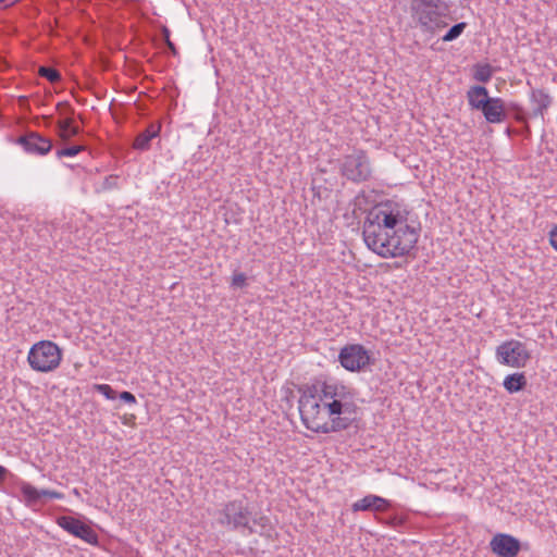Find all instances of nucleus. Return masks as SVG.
Instances as JSON below:
<instances>
[{
    "mask_svg": "<svg viewBox=\"0 0 557 557\" xmlns=\"http://www.w3.org/2000/svg\"><path fill=\"white\" fill-rule=\"evenodd\" d=\"M231 286L233 288H244L247 286V276L243 272H234Z\"/></svg>",
    "mask_w": 557,
    "mask_h": 557,
    "instance_id": "7c9ffc66",
    "label": "nucleus"
},
{
    "mask_svg": "<svg viewBox=\"0 0 557 557\" xmlns=\"http://www.w3.org/2000/svg\"><path fill=\"white\" fill-rule=\"evenodd\" d=\"M356 391L338 381H324L321 383L320 400L327 411L329 418H345V430L356 425L358 406Z\"/></svg>",
    "mask_w": 557,
    "mask_h": 557,
    "instance_id": "f03ea898",
    "label": "nucleus"
},
{
    "mask_svg": "<svg viewBox=\"0 0 557 557\" xmlns=\"http://www.w3.org/2000/svg\"><path fill=\"white\" fill-rule=\"evenodd\" d=\"M495 358L503 366L521 369L527 366L532 356L524 343L508 339L496 347Z\"/></svg>",
    "mask_w": 557,
    "mask_h": 557,
    "instance_id": "6e6552de",
    "label": "nucleus"
},
{
    "mask_svg": "<svg viewBox=\"0 0 557 557\" xmlns=\"http://www.w3.org/2000/svg\"><path fill=\"white\" fill-rule=\"evenodd\" d=\"M252 527L258 530L257 533H259L260 535H269L272 528L270 519L268 517L261 516L259 518H255L252 519Z\"/></svg>",
    "mask_w": 557,
    "mask_h": 557,
    "instance_id": "393cba45",
    "label": "nucleus"
},
{
    "mask_svg": "<svg viewBox=\"0 0 557 557\" xmlns=\"http://www.w3.org/2000/svg\"><path fill=\"white\" fill-rule=\"evenodd\" d=\"M472 71L473 79L482 84L488 83L495 72L494 67L490 63H475Z\"/></svg>",
    "mask_w": 557,
    "mask_h": 557,
    "instance_id": "6ab92c4d",
    "label": "nucleus"
},
{
    "mask_svg": "<svg viewBox=\"0 0 557 557\" xmlns=\"http://www.w3.org/2000/svg\"><path fill=\"white\" fill-rule=\"evenodd\" d=\"M57 524L71 535L83 540L90 545H98V534L85 522L72 516H59Z\"/></svg>",
    "mask_w": 557,
    "mask_h": 557,
    "instance_id": "9d476101",
    "label": "nucleus"
},
{
    "mask_svg": "<svg viewBox=\"0 0 557 557\" xmlns=\"http://www.w3.org/2000/svg\"><path fill=\"white\" fill-rule=\"evenodd\" d=\"M18 487L27 507H32L40 500L38 490L30 483L21 481Z\"/></svg>",
    "mask_w": 557,
    "mask_h": 557,
    "instance_id": "aec40b11",
    "label": "nucleus"
},
{
    "mask_svg": "<svg viewBox=\"0 0 557 557\" xmlns=\"http://www.w3.org/2000/svg\"><path fill=\"white\" fill-rule=\"evenodd\" d=\"M527 376L523 372L508 374L503 381V386L509 394L523 391L527 387Z\"/></svg>",
    "mask_w": 557,
    "mask_h": 557,
    "instance_id": "a211bd4d",
    "label": "nucleus"
},
{
    "mask_svg": "<svg viewBox=\"0 0 557 557\" xmlns=\"http://www.w3.org/2000/svg\"><path fill=\"white\" fill-rule=\"evenodd\" d=\"M94 389L110 400L115 399L117 396L116 391L109 384H95Z\"/></svg>",
    "mask_w": 557,
    "mask_h": 557,
    "instance_id": "c756f323",
    "label": "nucleus"
},
{
    "mask_svg": "<svg viewBox=\"0 0 557 557\" xmlns=\"http://www.w3.org/2000/svg\"><path fill=\"white\" fill-rule=\"evenodd\" d=\"M9 473V470L0 465V483L3 482Z\"/></svg>",
    "mask_w": 557,
    "mask_h": 557,
    "instance_id": "e433bc0d",
    "label": "nucleus"
},
{
    "mask_svg": "<svg viewBox=\"0 0 557 557\" xmlns=\"http://www.w3.org/2000/svg\"><path fill=\"white\" fill-rule=\"evenodd\" d=\"M84 146L81 145H72L69 147H63L57 150L55 154L58 159H61L63 157H75L79 152L84 150Z\"/></svg>",
    "mask_w": 557,
    "mask_h": 557,
    "instance_id": "cd10ccee",
    "label": "nucleus"
},
{
    "mask_svg": "<svg viewBox=\"0 0 557 557\" xmlns=\"http://www.w3.org/2000/svg\"><path fill=\"white\" fill-rule=\"evenodd\" d=\"M119 397L122 401L129 404V405H134L137 403L135 395L128 391L121 392L119 394Z\"/></svg>",
    "mask_w": 557,
    "mask_h": 557,
    "instance_id": "72a5a7b5",
    "label": "nucleus"
},
{
    "mask_svg": "<svg viewBox=\"0 0 557 557\" xmlns=\"http://www.w3.org/2000/svg\"><path fill=\"white\" fill-rule=\"evenodd\" d=\"M58 128L60 131V137L63 140H69L71 137L77 136L81 132L79 126L75 124L72 117L59 121Z\"/></svg>",
    "mask_w": 557,
    "mask_h": 557,
    "instance_id": "4be33fe9",
    "label": "nucleus"
},
{
    "mask_svg": "<svg viewBox=\"0 0 557 557\" xmlns=\"http://www.w3.org/2000/svg\"><path fill=\"white\" fill-rule=\"evenodd\" d=\"M321 403L320 398H305V401H298L300 419L304 425L314 433L322 434L345 431L344 422H346V420L329 418L327 411L325 412L323 404L321 405Z\"/></svg>",
    "mask_w": 557,
    "mask_h": 557,
    "instance_id": "20e7f679",
    "label": "nucleus"
},
{
    "mask_svg": "<svg viewBox=\"0 0 557 557\" xmlns=\"http://www.w3.org/2000/svg\"><path fill=\"white\" fill-rule=\"evenodd\" d=\"M338 361L345 370L359 372L372 363V357L363 345L348 344L341 349Z\"/></svg>",
    "mask_w": 557,
    "mask_h": 557,
    "instance_id": "1a4fd4ad",
    "label": "nucleus"
},
{
    "mask_svg": "<svg viewBox=\"0 0 557 557\" xmlns=\"http://www.w3.org/2000/svg\"><path fill=\"white\" fill-rule=\"evenodd\" d=\"M38 493H39V499L41 497H49L51 499H63L64 498V495L60 492H57V491H51V490H38Z\"/></svg>",
    "mask_w": 557,
    "mask_h": 557,
    "instance_id": "473e14b6",
    "label": "nucleus"
},
{
    "mask_svg": "<svg viewBox=\"0 0 557 557\" xmlns=\"http://www.w3.org/2000/svg\"><path fill=\"white\" fill-rule=\"evenodd\" d=\"M466 27H467L466 22H459V23L453 25L446 32V34L443 36V38H442L443 41H453V40L457 39L459 36H461V34L463 33Z\"/></svg>",
    "mask_w": 557,
    "mask_h": 557,
    "instance_id": "b1692460",
    "label": "nucleus"
},
{
    "mask_svg": "<svg viewBox=\"0 0 557 557\" xmlns=\"http://www.w3.org/2000/svg\"><path fill=\"white\" fill-rule=\"evenodd\" d=\"M39 75L41 77H45L50 83H58L61 81V74L60 72L51 66H40L38 71Z\"/></svg>",
    "mask_w": 557,
    "mask_h": 557,
    "instance_id": "a878e982",
    "label": "nucleus"
},
{
    "mask_svg": "<svg viewBox=\"0 0 557 557\" xmlns=\"http://www.w3.org/2000/svg\"><path fill=\"white\" fill-rule=\"evenodd\" d=\"M509 113H512L513 119L518 123L527 124L525 112H524L523 108L519 103H516V102L507 103V115Z\"/></svg>",
    "mask_w": 557,
    "mask_h": 557,
    "instance_id": "5701e85b",
    "label": "nucleus"
},
{
    "mask_svg": "<svg viewBox=\"0 0 557 557\" xmlns=\"http://www.w3.org/2000/svg\"><path fill=\"white\" fill-rule=\"evenodd\" d=\"M62 108H65V109L69 111V113H70V114H73V113H74V110H73V108L70 106V103H69V102H59V103L57 104V109H58V110H61Z\"/></svg>",
    "mask_w": 557,
    "mask_h": 557,
    "instance_id": "c9c22d12",
    "label": "nucleus"
},
{
    "mask_svg": "<svg viewBox=\"0 0 557 557\" xmlns=\"http://www.w3.org/2000/svg\"><path fill=\"white\" fill-rule=\"evenodd\" d=\"M468 104L471 110L481 111L484 109V106L488 103L492 99L490 97L488 90L483 85H473L471 86L466 94Z\"/></svg>",
    "mask_w": 557,
    "mask_h": 557,
    "instance_id": "dca6fc26",
    "label": "nucleus"
},
{
    "mask_svg": "<svg viewBox=\"0 0 557 557\" xmlns=\"http://www.w3.org/2000/svg\"><path fill=\"white\" fill-rule=\"evenodd\" d=\"M95 193L103 194L121 188L120 176L111 174L106 176L101 182L95 184Z\"/></svg>",
    "mask_w": 557,
    "mask_h": 557,
    "instance_id": "412c9836",
    "label": "nucleus"
},
{
    "mask_svg": "<svg viewBox=\"0 0 557 557\" xmlns=\"http://www.w3.org/2000/svg\"><path fill=\"white\" fill-rule=\"evenodd\" d=\"M389 500L373 494H369L351 505V510L357 511H375L381 512L388 509Z\"/></svg>",
    "mask_w": 557,
    "mask_h": 557,
    "instance_id": "2eb2a0df",
    "label": "nucleus"
},
{
    "mask_svg": "<svg viewBox=\"0 0 557 557\" xmlns=\"http://www.w3.org/2000/svg\"><path fill=\"white\" fill-rule=\"evenodd\" d=\"M215 517L218 523L227 530H245L247 534L258 532L256 528L251 527V512L248 505L242 499L225 503L222 508L215 512Z\"/></svg>",
    "mask_w": 557,
    "mask_h": 557,
    "instance_id": "423d86ee",
    "label": "nucleus"
},
{
    "mask_svg": "<svg viewBox=\"0 0 557 557\" xmlns=\"http://www.w3.org/2000/svg\"><path fill=\"white\" fill-rule=\"evenodd\" d=\"M46 124H50L52 122V116H44Z\"/></svg>",
    "mask_w": 557,
    "mask_h": 557,
    "instance_id": "4c0bfd02",
    "label": "nucleus"
},
{
    "mask_svg": "<svg viewBox=\"0 0 557 557\" xmlns=\"http://www.w3.org/2000/svg\"><path fill=\"white\" fill-rule=\"evenodd\" d=\"M380 521L389 528L399 530L406 524L407 519L404 516L393 515V516H389L388 518H386L384 520H380Z\"/></svg>",
    "mask_w": 557,
    "mask_h": 557,
    "instance_id": "c85d7f7f",
    "label": "nucleus"
},
{
    "mask_svg": "<svg viewBox=\"0 0 557 557\" xmlns=\"http://www.w3.org/2000/svg\"><path fill=\"white\" fill-rule=\"evenodd\" d=\"M531 102L534 104L532 116H544L552 103V97L543 89H534L531 94Z\"/></svg>",
    "mask_w": 557,
    "mask_h": 557,
    "instance_id": "f3484780",
    "label": "nucleus"
},
{
    "mask_svg": "<svg viewBox=\"0 0 557 557\" xmlns=\"http://www.w3.org/2000/svg\"><path fill=\"white\" fill-rule=\"evenodd\" d=\"M490 549L497 557H517L522 544L511 534L496 533L490 541Z\"/></svg>",
    "mask_w": 557,
    "mask_h": 557,
    "instance_id": "9b49d317",
    "label": "nucleus"
},
{
    "mask_svg": "<svg viewBox=\"0 0 557 557\" xmlns=\"http://www.w3.org/2000/svg\"><path fill=\"white\" fill-rule=\"evenodd\" d=\"M321 396V384L320 385H310V386H306L304 389H302V393H301V396L299 398L298 401H305V398L307 399H319Z\"/></svg>",
    "mask_w": 557,
    "mask_h": 557,
    "instance_id": "bb28decb",
    "label": "nucleus"
},
{
    "mask_svg": "<svg viewBox=\"0 0 557 557\" xmlns=\"http://www.w3.org/2000/svg\"><path fill=\"white\" fill-rule=\"evenodd\" d=\"M62 356V349L54 342L44 339L30 347L27 361L32 370L48 373L59 368Z\"/></svg>",
    "mask_w": 557,
    "mask_h": 557,
    "instance_id": "0eeeda50",
    "label": "nucleus"
},
{
    "mask_svg": "<svg viewBox=\"0 0 557 557\" xmlns=\"http://www.w3.org/2000/svg\"><path fill=\"white\" fill-rule=\"evenodd\" d=\"M161 129V121L149 123L148 126L135 137L133 148L139 151L149 150L151 148V140L160 137Z\"/></svg>",
    "mask_w": 557,
    "mask_h": 557,
    "instance_id": "4468645a",
    "label": "nucleus"
},
{
    "mask_svg": "<svg viewBox=\"0 0 557 557\" xmlns=\"http://www.w3.org/2000/svg\"><path fill=\"white\" fill-rule=\"evenodd\" d=\"M341 176L354 184L369 182L373 175V168L368 152L354 148L350 153L337 160Z\"/></svg>",
    "mask_w": 557,
    "mask_h": 557,
    "instance_id": "39448f33",
    "label": "nucleus"
},
{
    "mask_svg": "<svg viewBox=\"0 0 557 557\" xmlns=\"http://www.w3.org/2000/svg\"><path fill=\"white\" fill-rule=\"evenodd\" d=\"M411 23L424 34L434 35L447 27L449 7L445 0H404Z\"/></svg>",
    "mask_w": 557,
    "mask_h": 557,
    "instance_id": "7ed1b4c3",
    "label": "nucleus"
},
{
    "mask_svg": "<svg viewBox=\"0 0 557 557\" xmlns=\"http://www.w3.org/2000/svg\"><path fill=\"white\" fill-rule=\"evenodd\" d=\"M25 152L36 156H46L52 149V141L36 132H28L16 139Z\"/></svg>",
    "mask_w": 557,
    "mask_h": 557,
    "instance_id": "f8f14e48",
    "label": "nucleus"
},
{
    "mask_svg": "<svg viewBox=\"0 0 557 557\" xmlns=\"http://www.w3.org/2000/svg\"><path fill=\"white\" fill-rule=\"evenodd\" d=\"M409 213L405 203L392 199L373 206L362 226L367 247L383 258L409 256L419 239L418 230L408 224Z\"/></svg>",
    "mask_w": 557,
    "mask_h": 557,
    "instance_id": "f257e3e1",
    "label": "nucleus"
},
{
    "mask_svg": "<svg viewBox=\"0 0 557 557\" xmlns=\"http://www.w3.org/2000/svg\"><path fill=\"white\" fill-rule=\"evenodd\" d=\"M161 35H162V39L165 44V46L168 47V49L173 53V54H176L177 53V50H176V47L175 45L171 41L170 39V36H171V32L168 27H163L162 30H161Z\"/></svg>",
    "mask_w": 557,
    "mask_h": 557,
    "instance_id": "2f4dec72",
    "label": "nucleus"
},
{
    "mask_svg": "<svg viewBox=\"0 0 557 557\" xmlns=\"http://www.w3.org/2000/svg\"><path fill=\"white\" fill-rule=\"evenodd\" d=\"M485 121L491 124H499L507 120V102L499 97H492L484 109L480 111Z\"/></svg>",
    "mask_w": 557,
    "mask_h": 557,
    "instance_id": "ddd939ff",
    "label": "nucleus"
},
{
    "mask_svg": "<svg viewBox=\"0 0 557 557\" xmlns=\"http://www.w3.org/2000/svg\"><path fill=\"white\" fill-rule=\"evenodd\" d=\"M549 243L557 251V224L549 231Z\"/></svg>",
    "mask_w": 557,
    "mask_h": 557,
    "instance_id": "f704fd0d",
    "label": "nucleus"
}]
</instances>
